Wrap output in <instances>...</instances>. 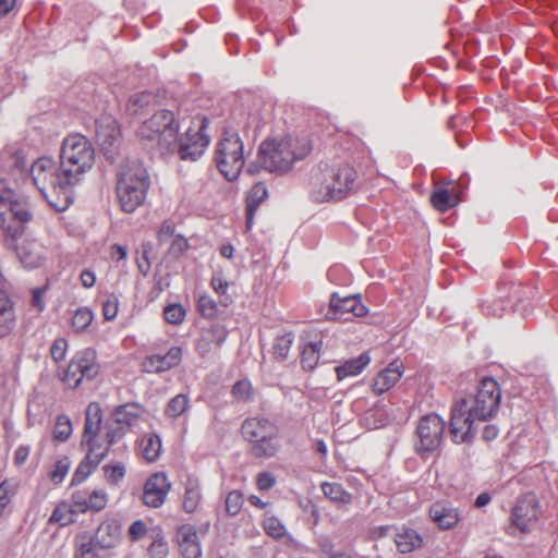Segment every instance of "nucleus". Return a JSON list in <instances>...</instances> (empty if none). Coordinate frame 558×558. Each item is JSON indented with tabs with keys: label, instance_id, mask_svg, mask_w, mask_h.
<instances>
[{
	"label": "nucleus",
	"instance_id": "1",
	"mask_svg": "<svg viewBox=\"0 0 558 558\" xmlns=\"http://www.w3.org/2000/svg\"><path fill=\"white\" fill-rule=\"evenodd\" d=\"M501 389L492 377L483 378L475 392L458 400L451 409L450 433L456 444L471 442L476 434L475 422L493 418L500 407Z\"/></svg>",
	"mask_w": 558,
	"mask_h": 558
},
{
	"label": "nucleus",
	"instance_id": "2",
	"mask_svg": "<svg viewBox=\"0 0 558 558\" xmlns=\"http://www.w3.org/2000/svg\"><path fill=\"white\" fill-rule=\"evenodd\" d=\"M32 180L51 207L57 211H64L72 203L70 187L72 181L64 177L61 161L57 163L50 157L38 158L31 168Z\"/></svg>",
	"mask_w": 558,
	"mask_h": 558
},
{
	"label": "nucleus",
	"instance_id": "3",
	"mask_svg": "<svg viewBox=\"0 0 558 558\" xmlns=\"http://www.w3.org/2000/svg\"><path fill=\"white\" fill-rule=\"evenodd\" d=\"M311 151L306 138L286 136L264 141L258 149L256 166L272 173L290 171L295 161L304 159Z\"/></svg>",
	"mask_w": 558,
	"mask_h": 558
},
{
	"label": "nucleus",
	"instance_id": "4",
	"mask_svg": "<svg viewBox=\"0 0 558 558\" xmlns=\"http://www.w3.org/2000/svg\"><path fill=\"white\" fill-rule=\"evenodd\" d=\"M356 171L348 163L325 166L312 175L311 197L318 203L340 201L354 187Z\"/></svg>",
	"mask_w": 558,
	"mask_h": 558
},
{
	"label": "nucleus",
	"instance_id": "5",
	"mask_svg": "<svg viewBox=\"0 0 558 558\" xmlns=\"http://www.w3.org/2000/svg\"><path fill=\"white\" fill-rule=\"evenodd\" d=\"M149 186V174L141 161L128 159L119 166L116 190L123 211L133 213L143 205Z\"/></svg>",
	"mask_w": 558,
	"mask_h": 558
},
{
	"label": "nucleus",
	"instance_id": "6",
	"mask_svg": "<svg viewBox=\"0 0 558 558\" xmlns=\"http://www.w3.org/2000/svg\"><path fill=\"white\" fill-rule=\"evenodd\" d=\"M101 421L102 414L99 404H88L81 440V447L86 450V457L75 470L72 485L84 482L107 456L108 447H102V444L98 441Z\"/></svg>",
	"mask_w": 558,
	"mask_h": 558
},
{
	"label": "nucleus",
	"instance_id": "7",
	"mask_svg": "<svg viewBox=\"0 0 558 558\" xmlns=\"http://www.w3.org/2000/svg\"><path fill=\"white\" fill-rule=\"evenodd\" d=\"M179 124L170 110H158L145 120L137 130L138 138L150 149L161 155L174 153Z\"/></svg>",
	"mask_w": 558,
	"mask_h": 558
},
{
	"label": "nucleus",
	"instance_id": "8",
	"mask_svg": "<svg viewBox=\"0 0 558 558\" xmlns=\"http://www.w3.org/2000/svg\"><path fill=\"white\" fill-rule=\"evenodd\" d=\"M60 161L64 168V177L75 185L92 170L95 148L86 136L80 133L70 134L62 141Z\"/></svg>",
	"mask_w": 558,
	"mask_h": 558
},
{
	"label": "nucleus",
	"instance_id": "9",
	"mask_svg": "<svg viewBox=\"0 0 558 558\" xmlns=\"http://www.w3.org/2000/svg\"><path fill=\"white\" fill-rule=\"evenodd\" d=\"M241 432L246 441L251 444V453L256 458L268 459L279 450V436L277 426L265 417L246 418Z\"/></svg>",
	"mask_w": 558,
	"mask_h": 558
},
{
	"label": "nucleus",
	"instance_id": "10",
	"mask_svg": "<svg viewBox=\"0 0 558 558\" xmlns=\"http://www.w3.org/2000/svg\"><path fill=\"white\" fill-rule=\"evenodd\" d=\"M215 161L220 173L228 180L238 179L244 160V145L240 135L234 131H225L217 143Z\"/></svg>",
	"mask_w": 558,
	"mask_h": 558
},
{
	"label": "nucleus",
	"instance_id": "11",
	"mask_svg": "<svg viewBox=\"0 0 558 558\" xmlns=\"http://www.w3.org/2000/svg\"><path fill=\"white\" fill-rule=\"evenodd\" d=\"M208 119L198 117L193 120L192 125L180 137L177 136L175 150L182 160L195 161L206 150L210 138L206 133L208 128Z\"/></svg>",
	"mask_w": 558,
	"mask_h": 558
},
{
	"label": "nucleus",
	"instance_id": "12",
	"mask_svg": "<svg viewBox=\"0 0 558 558\" xmlns=\"http://www.w3.org/2000/svg\"><path fill=\"white\" fill-rule=\"evenodd\" d=\"M99 372L96 351L86 348L78 351L66 368L62 372L61 380L70 388H77L84 379H94Z\"/></svg>",
	"mask_w": 558,
	"mask_h": 558
},
{
	"label": "nucleus",
	"instance_id": "13",
	"mask_svg": "<svg viewBox=\"0 0 558 558\" xmlns=\"http://www.w3.org/2000/svg\"><path fill=\"white\" fill-rule=\"evenodd\" d=\"M445 426V421L438 414L430 413L423 416L416 427L418 438V442H416L417 452L435 451L441 444Z\"/></svg>",
	"mask_w": 558,
	"mask_h": 558
},
{
	"label": "nucleus",
	"instance_id": "14",
	"mask_svg": "<svg viewBox=\"0 0 558 558\" xmlns=\"http://www.w3.org/2000/svg\"><path fill=\"white\" fill-rule=\"evenodd\" d=\"M366 314L367 307L361 302L360 296H340L338 293H332L326 317L329 319L348 320L349 315L363 317Z\"/></svg>",
	"mask_w": 558,
	"mask_h": 558
},
{
	"label": "nucleus",
	"instance_id": "15",
	"mask_svg": "<svg viewBox=\"0 0 558 558\" xmlns=\"http://www.w3.org/2000/svg\"><path fill=\"white\" fill-rule=\"evenodd\" d=\"M538 514V500L534 494L529 493L518 498L512 509L511 521L520 531L525 532L537 521Z\"/></svg>",
	"mask_w": 558,
	"mask_h": 558
},
{
	"label": "nucleus",
	"instance_id": "16",
	"mask_svg": "<svg viewBox=\"0 0 558 558\" xmlns=\"http://www.w3.org/2000/svg\"><path fill=\"white\" fill-rule=\"evenodd\" d=\"M171 483L162 472L150 475L145 484L143 492V502L150 508L161 507L170 492Z\"/></svg>",
	"mask_w": 558,
	"mask_h": 558
},
{
	"label": "nucleus",
	"instance_id": "17",
	"mask_svg": "<svg viewBox=\"0 0 558 558\" xmlns=\"http://www.w3.org/2000/svg\"><path fill=\"white\" fill-rule=\"evenodd\" d=\"M182 359L179 347H172L165 354H151L143 361V369L147 373H161L177 366Z\"/></svg>",
	"mask_w": 558,
	"mask_h": 558
},
{
	"label": "nucleus",
	"instance_id": "18",
	"mask_svg": "<svg viewBox=\"0 0 558 558\" xmlns=\"http://www.w3.org/2000/svg\"><path fill=\"white\" fill-rule=\"evenodd\" d=\"M429 518L440 530L454 527L461 519L460 510L447 502H435L429 508Z\"/></svg>",
	"mask_w": 558,
	"mask_h": 558
},
{
	"label": "nucleus",
	"instance_id": "19",
	"mask_svg": "<svg viewBox=\"0 0 558 558\" xmlns=\"http://www.w3.org/2000/svg\"><path fill=\"white\" fill-rule=\"evenodd\" d=\"M93 538L99 549H110L116 547L121 538L120 522L113 518L104 520L97 527Z\"/></svg>",
	"mask_w": 558,
	"mask_h": 558
},
{
	"label": "nucleus",
	"instance_id": "20",
	"mask_svg": "<svg viewBox=\"0 0 558 558\" xmlns=\"http://www.w3.org/2000/svg\"><path fill=\"white\" fill-rule=\"evenodd\" d=\"M177 542L184 558H201L202 549L196 529L191 524H183L177 531Z\"/></svg>",
	"mask_w": 558,
	"mask_h": 558
},
{
	"label": "nucleus",
	"instance_id": "21",
	"mask_svg": "<svg viewBox=\"0 0 558 558\" xmlns=\"http://www.w3.org/2000/svg\"><path fill=\"white\" fill-rule=\"evenodd\" d=\"M402 374V363L398 360L392 361L374 378L373 391L376 395H383L384 392L392 388L400 380Z\"/></svg>",
	"mask_w": 558,
	"mask_h": 558
},
{
	"label": "nucleus",
	"instance_id": "22",
	"mask_svg": "<svg viewBox=\"0 0 558 558\" xmlns=\"http://www.w3.org/2000/svg\"><path fill=\"white\" fill-rule=\"evenodd\" d=\"M96 137L101 149L108 154L119 142L120 130L114 120L108 118L96 123Z\"/></svg>",
	"mask_w": 558,
	"mask_h": 558
},
{
	"label": "nucleus",
	"instance_id": "23",
	"mask_svg": "<svg viewBox=\"0 0 558 558\" xmlns=\"http://www.w3.org/2000/svg\"><path fill=\"white\" fill-rule=\"evenodd\" d=\"M145 411L143 407L137 403H126L118 407L113 412L116 425H122L130 429L138 425L140 420L143 417Z\"/></svg>",
	"mask_w": 558,
	"mask_h": 558
},
{
	"label": "nucleus",
	"instance_id": "24",
	"mask_svg": "<svg viewBox=\"0 0 558 558\" xmlns=\"http://www.w3.org/2000/svg\"><path fill=\"white\" fill-rule=\"evenodd\" d=\"M203 499L201 484L198 478L194 476H187L185 486H184V495H183V510L186 513H194L201 507Z\"/></svg>",
	"mask_w": 558,
	"mask_h": 558
},
{
	"label": "nucleus",
	"instance_id": "25",
	"mask_svg": "<svg viewBox=\"0 0 558 558\" xmlns=\"http://www.w3.org/2000/svg\"><path fill=\"white\" fill-rule=\"evenodd\" d=\"M83 495H73L75 501V509L80 513L87 511L98 512L106 508L108 502V495L102 489H90L89 505L82 498Z\"/></svg>",
	"mask_w": 558,
	"mask_h": 558
},
{
	"label": "nucleus",
	"instance_id": "26",
	"mask_svg": "<svg viewBox=\"0 0 558 558\" xmlns=\"http://www.w3.org/2000/svg\"><path fill=\"white\" fill-rule=\"evenodd\" d=\"M395 543L400 553L408 554L420 548L423 544V538L415 530L402 527L396 533Z\"/></svg>",
	"mask_w": 558,
	"mask_h": 558
},
{
	"label": "nucleus",
	"instance_id": "27",
	"mask_svg": "<svg viewBox=\"0 0 558 558\" xmlns=\"http://www.w3.org/2000/svg\"><path fill=\"white\" fill-rule=\"evenodd\" d=\"M17 256L22 265L28 269L41 266L45 260L40 247L35 243H27L19 246Z\"/></svg>",
	"mask_w": 558,
	"mask_h": 558
},
{
	"label": "nucleus",
	"instance_id": "28",
	"mask_svg": "<svg viewBox=\"0 0 558 558\" xmlns=\"http://www.w3.org/2000/svg\"><path fill=\"white\" fill-rule=\"evenodd\" d=\"M371 357L367 353L345 361L342 365L336 367L338 380H342L348 376H356L369 364Z\"/></svg>",
	"mask_w": 558,
	"mask_h": 558
},
{
	"label": "nucleus",
	"instance_id": "29",
	"mask_svg": "<svg viewBox=\"0 0 558 558\" xmlns=\"http://www.w3.org/2000/svg\"><path fill=\"white\" fill-rule=\"evenodd\" d=\"M267 187L264 183L258 182L252 186L248 192L246 199V218L247 226H250L253 221L254 214L260 203L267 197Z\"/></svg>",
	"mask_w": 558,
	"mask_h": 558
},
{
	"label": "nucleus",
	"instance_id": "30",
	"mask_svg": "<svg viewBox=\"0 0 558 558\" xmlns=\"http://www.w3.org/2000/svg\"><path fill=\"white\" fill-rule=\"evenodd\" d=\"M77 514H80V511H76L75 501L72 499L71 504H59L52 511L49 522L66 526L75 521Z\"/></svg>",
	"mask_w": 558,
	"mask_h": 558
},
{
	"label": "nucleus",
	"instance_id": "31",
	"mask_svg": "<svg viewBox=\"0 0 558 558\" xmlns=\"http://www.w3.org/2000/svg\"><path fill=\"white\" fill-rule=\"evenodd\" d=\"M161 451V440L155 434H146L140 440V452L142 457L148 461H156Z\"/></svg>",
	"mask_w": 558,
	"mask_h": 558
},
{
	"label": "nucleus",
	"instance_id": "32",
	"mask_svg": "<svg viewBox=\"0 0 558 558\" xmlns=\"http://www.w3.org/2000/svg\"><path fill=\"white\" fill-rule=\"evenodd\" d=\"M322 490L324 495L335 504L348 505L352 501V495L339 483L324 482L322 484Z\"/></svg>",
	"mask_w": 558,
	"mask_h": 558
},
{
	"label": "nucleus",
	"instance_id": "33",
	"mask_svg": "<svg viewBox=\"0 0 558 558\" xmlns=\"http://www.w3.org/2000/svg\"><path fill=\"white\" fill-rule=\"evenodd\" d=\"M17 483L5 480L0 484V519L11 511V502L17 492Z\"/></svg>",
	"mask_w": 558,
	"mask_h": 558
},
{
	"label": "nucleus",
	"instance_id": "34",
	"mask_svg": "<svg viewBox=\"0 0 558 558\" xmlns=\"http://www.w3.org/2000/svg\"><path fill=\"white\" fill-rule=\"evenodd\" d=\"M430 202L437 210L445 213L453 207L458 199L448 190L439 187L430 195Z\"/></svg>",
	"mask_w": 558,
	"mask_h": 558
},
{
	"label": "nucleus",
	"instance_id": "35",
	"mask_svg": "<svg viewBox=\"0 0 558 558\" xmlns=\"http://www.w3.org/2000/svg\"><path fill=\"white\" fill-rule=\"evenodd\" d=\"M95 539L86 535L78 536L76 539L75 558H99Z\"/></svg>",
	"mask_w": 558,
	"mask_h": 558
},
{
	"label": "nucleus",
	"instance_id": "36",
	"mask_svg": "<svg viewBox=\"0 0 558 558\" xmlns=\"http://www.w3.org/2000/svg\"><path fill=\"white\" fill-rule=\"evenodd\" d=\"M154 100V95L151 93L143 92L140 94H135L130 97L126 111L131 116H136L143 112L144 108L149 106Z\"/></svg>",
	"mask_w": 558,
	"mask_h": 558
},
{
	"label": "nucleus",
	"instance_id": "37",
	"mask_svg": "<svg viewBox=\"0 0 558 558\" xmlns=\"http://www.w3.org/2000/svg\"><path fill=\"white\" fill-rule=\"evenodd\" d=\"M322 342H310L302 350L301 364L304 369H313L318 363Z\"/></svg>",
	"mask_w": 558,
	"mask_h": 558
},
{
	"label": "nucleus",
	"instance_id": "38",
	"mask_svg": "<svg viewBox=\"0 0 558 558\" xmlns=\"http://www.w3.org/2000/svg\"><path fill=\"white\" fill-rule=\"evenodd\" d=\"M9 211L16 220L25 223L31 221L33 215L31 213V208L27 202L20 201L17 196H15L5 209L4 214Z\"/></svg>",
	"mask_w": 558,
	"mask_h": 558
},
{
	"label": "nucleus",
	"instance_id": "39",
	"mask_svg": "<svg viewBox=\"0 0 558 558\" xmlns=\"http://www.w3.org/2000/svg\"><path fill=\"white\" fill-rule=\"evenodd\" d=\"M72 422L68 415H59L53 427V438L58 441H66L72 435Z\"/></svg>",
	"mask_w": 558,
	"mask_h": 558
},
{
	"label": "nucleus",
	"instance_id": "40",
	"mask_svg": "<svg viewBox=\"0 0 558 558\" xmlns=\"http://www.w3.org/2000/svg\"><path fill=\"white\" fill-rule=\"evenodd\" d=\"M293 339L294 336L291 332L277 336L272 345L274 355L279 360H286L293 343Z\"/></svg>",
	"mask_w": 558,
	"mask_h": 558
},
{
	"label": "nucleus",
	"instance_id": "41",
	"mask_svg": "<svg viewBox=\"0 0 558 558\" xmlns=\"http://www.w3.org/2000/svg\"><path fill=\"white\" fill-rule=\"evenodd\" d=\"M94 314L88 307H80L72 316V327L76 332L84 331L93 322Z\"/></svg>",
	"mask_w": 558,
	"mask_h": 558
},
{
	"label": "nucleus",
	"instance_id": "42",
	"mask_svg": "<svg viewBox=\"0 0 558 558\" xmlns=\"http://www.w3.org/2000/svg\"><path fill=\"white\" fill-rule=\"evenodd\" d=\"M189 408V398L186 395H177L167 404L165 413L169 417H177L183 414Z\"/></svg>",
	"mask_w": 558,
	"mask_h": 558
},
{
	"label": "nucleus",
	"instance_id": "43",
	"mask_svg": "<svg viewBox=\"0 0 558 558\" xmlns=\"http://www.w3.org/2000/svg\"><path fill=\"white\" fill-rule=\"evenodd\" d=\"M197 307L203 317L214 318L218 315V303L208 294L198 296Z\"/></svg>",
	"mask_w": 558,
	"mask_h": 558
},
{
	"label": "nucleus",
	"instance_id": "44",
	"mask_svg": "<svg viewBox=\"0 0 558 558\" xmlns=\"http://www.w3.org/2000/svg\"><path fill=\"white\" fill-rule=\"evenodd\" d=\"M16 196L15 191L9 185L4 179H0V222H3L4 209L12 204Z\"/></svg>",
	"mask_w": 558,
	"mask_h": 558
},
{
	"label": "nucleus",
	"instance_id": "45",
	"mask_svg": "<svg viewBox=\"0 0 558 558\" xmlns=\"http://www.w3.org/2000/svg\"><path fill=\"white\" fill-rule=\"evenodd\" d=\"M186 312L181 304H169L163 310V317L167 323L180 325L185 318Z\"/></svg>",
	"mask_w": 558,
	"mask_h": 558
},
{
	"label": "nucleus",
	"instance_id": "46",
	"mask_svg": "<svg viewBox=\"0 0 558 558\" xmlns=\"http://www.w3.org/2000/svg\"><path fill=\"white\" fill-rule=\"evenodd\" d=\"M244 498L241 492L232 490L226 497V511L229 515H236L243 506Z\"/></svg>",
	"mask_w": 558,
	"mask_h": 558
},
{
	"label": "nucleus",
	"instance_id": "47",
	"mask_svg": "<svg viewBox=\"0 0 558 558\" xmlns=\"http://www.w3.org/2000/svg\"><path fill=\"white\" fill-rule=\"evenodd\" d=\"M203 332L208 338V340L217 347H221L228 337V330L225 328V326L219 324L211 325Z\"/></svg>",
	"mask_w": 558,
	"mask_h": 558
},
{
	"label": "nucleus",
	"instance_id": "48",
	"mask_svg": "<svg viewBox=\"0 0 558 558\" xmlns=\"http://www.w3.org/2000/svg\"><path fill=\"white\" fill-rule=\"evenodd\" d=\"M16 326V315L14 310L0 313V338L9 336Z\"/></svg>",
	"mask_w": 558,
	"mask_h": 558
},
{
	"label": "nucleus",
	"instance_id": "49",
	"mask_svg": "<svg viewBox=\"0 0 558 558\" xmlns=\"http://www.w3.org/2000/svg\"><path fill=\"white\" fill-rule=\"evenodd\" d=\"M264 530L267 535L272 538H280L286 534V527L281 521L275 517L266 518L264 521Z\"/></svg>",
	"mask_w": 558,
	"mask_h": 558
},
{
	"label": "nucleus",
	"instance_id": "50",
	"mask_svg": "<svg viewBox=\"0 0 558 558\" xmlns=\"http://www.w3.org/2000/svg\"><path fill=\"white\" fill-rule=\"evenodd\" d=\"M211 287L215 290V292L220 296L219 303L227 307L231 303V298L227 294L228 290V281L225 280L222 277H213L211 279Z\"/></svg>",
	"mask_w": 558,
	"mask_h": 558
},
{
	"label": "nucleus",
	"instance_id": "51",
	"mask_svg": "<svg viewBox=\"0 0 558 558\" xmlns=\"http://www.w3.org/2000/svg\"><path fill=\"white\" fill-rule=\"evenodd\" d=\"M148 553L151 558H166L168 555V544L160 534H156L153 538Z\"/></svg>",
	"mask_w": 558,
	"mask_h": 558
},
{
	"label": "nucleus",
	"instance_id": "52",
	"mask_svg": "<svg viewBox=\"0 0 558 558\" xmlns=\"http://www.w3.org/2000/svg\"><path fill=\"white\" fill-rule=\"evenodd\" d=\"M71 462L69 458L64 457L58 460L50 473V478L53 483H61L70 470Z\"/></svg>",
	"mask_w": 558,
	"mask_h": 558
},
{
	"label": "nucleus",
	"instance_id": "53",
	"mask_svg": "<svg viewBox=\"0 0 558 558\" xmlns=\"http://www.w3.org/2000/svg\"><path fill=\"white\" fill-rule=\"evenodd\" d=\"M119 311V300L114 294H110L102 302V315L106 320H112L117 317Z\"/></svg>",
	"mask_w": 558,
	"mask_h": 558
},
{
	"label": "nucleus",
	"instance_id": "54",
	"mask_svg": "<svg viewBox=\"0 0 558 558\" xmlns=\"http://www.w3.org/2000/svg\"><path fill=\"white\" fill-rule=\"evenodd\" d=\"M189 247H190V245H189L187 240L183 235L177 234L172 239V242L168 250V253H169V255L178 258L181 255H183L189 250Z\"/></svg>",
	"mask_w": 558,
	"mask_h": 558
},
{
	"label": "nucleus",
	"instance_id": "55",
	"mask_svg": "<svg viewBox=\"0 0 558 558\" xmlns=\"http://www.w3.org/2000/svg\"><path fill=\"white\" fill-rule=\"evenodd\" d=\"M482 311L487 316L501 317L505 312V303L501 300L485 301Z\"/></svg>",
	"mask_w": 558,
	"mask_h": 558
},
{
	"label": "nucleus",
	"instance_id": "56",
	"mask_svg": "<svg viewBox=\"0 0 558 558\" xmlns=\"http://www.w3.org/2000/svg\"><path fill=\"white\" fill-rule=\"evenodd\" d=\"M68 351V341L64 338H58L53 341L50 348L51 357L56 363L64 360Z\"/></svg>",
	"mask_w": 558,
	"mask_h": 558
},
{
	"label": "nucleus",
	"instance_id": "57",
	"mask_svg": "<svg viewBox=\"0 0 558 558\" xmlns=\"http://www.w3.org/2000/svg\"><path fill=\"white\" fill-rule=\"evenodd\" d=\"M252 386L248 380H239L233 385L232 393L233 396L241 401H246L250 399Z\"/></svg>",
	"mask_w": 558,
	"mask_h": 558
},
{
	"label": "nucleus",
	"instance_id": "58",
	"mask_svg": "<svg viewBox=\"0 0 558 558\" xmlns=\"http://www.w3.org/2000/svg\"><path fill=\"white\" fill-rule=\"evenodd\" d=\"M104 471L107 481L110 483H118L125 474V469L122 464L106 465Z\"/></svg>",
	"mask_w": 558,
	"mask_h": 558
},
{
	"label": "nucleus",
	"instance_id": "59",
	"mask_svg": "<svg viewBox=\"0 0 558 558\" xmlns=\"http://www.w3.org/2000/svg\"><path fill=\"white\" fill-rule=\"evenodd\" d=\"M147 525L142 520L134 521L129 527V537L131 541L136 542L143 538L147 534Z\"/></svg>",
	"mask_w": 558,
	"mask_h": 558
},
{
	"label": "nucleus",
	"instance_id": "60",
	"mask_svg": "<svg viewBox=\"0 0 558 558\" xmlns=\"http://www.w3.org/2000/svg\"><path fill=\"white\" fill-rule=\"evenodd\" d=\"M126 429L128 428H125L122 425H117V426L110 427L107 432L108 444L106 445V447L109 448L110 445L120 440L125 435ZM102 447H105V445H102Z\"/></svg>",
	"mask_w": 558,
	"mask_h": 558
},
{
	"label": "nucleus",
	"instance_id": "61",
	"mask_svg": "<svg viewBox=\"0 0 558 558\" xmlns=\"http://www.w3.org/2000/svg\"><path fill=\"white\" fill-rule=\"evenodd\" d=\"M31 452L29 445H20L15 451L13 457V462L16 466H22L28 459Z\"/></svg>",
	"mask_w": 558,
	"mask_h": 558
},
{
	"label": "nucleus",
	"instance_id": "62",
	"mask_svg": "<svg viewBox=\"0 0 558 558\" xmlns=\"http://www.w3.org/2000/svg\"><path fill=\"white\" fill-rule=\"evenodd\" d=\"M174 231L175 228L171 221H163L158 231V240L160 242H166L171 238L173 239L175 236Z\"/></svg>",
	"mask_w": 558,
	"mask_h": 558
},
{
	"label": "nucleus",
	"instance_id": "63",
	"mask_svg": "<svg viewBox=\"0 0 558 558\" xmlns=\"http://www.w3.org/2000/svg\"><path fill=\"white\" fill-rule=\"evenodd\" d=\"M256 484L258 489L268 490L275 485V477L271 473L263 472L258 474Z\"/></svg>",
	"mask_w": 558,
	"mask_h": 558
},
{
	"label": "nucleus",
	"instance_id": "64",
	"mask_svg": "<svg viewBox=\"0 0 558 558\" xmlns=\"http://www.w3.org/2000/svg\"><path fill=\"white\" fill-rule=\"evenodd\" d=\"M80 280L84 288L90 289L96 282V275L89 269H84L80 275Z\"/></svg>",
	"mask_w": 558,
	"mask_h": 558
}]
</instances>
